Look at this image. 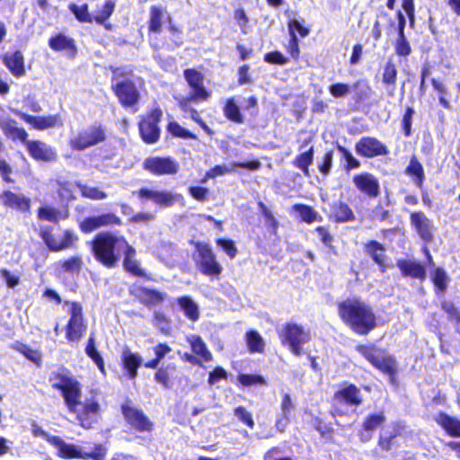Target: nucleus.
<instances>
[{"label": "nucleus", "instance_id": "f257e3e1", "mask_svg": "<svg viewBox=\"0 0 460 460\" xmlns=\"http://www.w3.org/2000/svg\"><path fill=\"white\" fill-rule=\"evenodd\" d=\"M53 387L61 390L69 411L76 415L80 425L90 429L97 422L100 416V405L94 398L81 401V385L75 378L57 374L51 379Z\"/></svg>", "mask_w": 460, "mask_h": 460}, {"label": "nucleus", "instance_id": "f03ea898", "mask_svg": "<svg viewBox=\"0 0 460 460\" xmlns=\"http://www.w3.org/2000/svg\"><path fill=\"white\" fill-rule=\"evenodd\" d=\"M338 313L343 323L359 335H367L376 327L373 308L358 297H349L338 305Z\"/></svg>", "mask_w": 460, "mask_h": 460}, {"label": "nucleus", "instance_id": "7ed1b4c3", "mask_svg": "<svg viewBox=\"0 0 460 460\" xmlns=\"http://www.w3.org/2000/svg\"><path fill=\"white\" fill-rule=\"evenodd\" d=\"M127 240L111 232L95 235L92 242V251L95 259L107 268H113L119 261L120 253L127 248Z\"/></svg>", "mask_w": 460, "mask_h": 460}, {"label": "nucleus", "instance_id": "20e7f679", "mask_svg": "<svg viewBox=\"0 0 460 460\" xmlns=\"http://www.w3.org/2000/svg\"><path fill=\"white\" fill-rule=\"evenodd\" d=\"M279 338L283 345H288L290 351L300 356L303 353L302 346L311 340L309 330L296 323H287L283 325Z\"/></svg>", "mask_w": 460, "mask_h": 460}, {"label": "nucleus", "instance_id": "39448f33", "mask_svg": "<svg viewBox=\"0 0 460 460\" xmlns=\"http://www.w3.org/2000/svg\"><path fill=\"white\" fill-rule=\"evenodd\" d=\"M196 254L194 261L198 270L205 276L218 278L222 273L223 268L217 261V256L208 243L196 242L194 243Z\"/></svg>", "mask_w": 460, "mask_h": 460}, {"label": "nucleus", "instance_id": "423d86ee", "mask_svg": "<svg viewBox=\"0 0 460 460\" xmlns=\"http://www.w3.org/2000/svg\"><path fill=\"white\" fill-rule=\"evenodd\" d=\"M70 314L66 327V337L70 342H78L86 332L87 324L83 316V307L77 302L66 301Z\"/></svg>", "mask_w": 460, "mask_h": 460}, {"label": "nucleus", "instance_id": "0eeeda50", "mask_svg": "<svg viewBox=\"0 0 460 460\" xmlns=\"http://www.w3.org/2000/svg\"><path fill=\"white\" fill-rule=\"evenodd\" d=\"M104 140V129L101 126L93 125L81 130L76 136L72 137L69 141V145L72 149L82 151L96 146Z\"/></svg>", "mask_w": 460, "mask_h": 460}, {"label": "nucleus", "instance_id": "6e6552de", "mask_svg": "<svg viewBox=\"0 0 460 460\" xmlns=\"http://www.w3.org/2000/svg\"><path fill=\"white\" fill-rule=\"evenodd\" d=\"M357 351L366 358L374 367L393 375L396 371V362L391 356H386L373 346L358 345Z\"/></svg>", "mask_w": 460, "mask_h": 460}, {"label": "nucleus", "instance_id": "1a4fd4ad", "mask_svg": "<svg viewBox=\"0 0 460 460\" xmlns=\"http://www.w3.org/2000/svg\"><path fill=\"white\" fill-rule=\"evenodd\" d=\"M40 235L48 247L54 252L73 247L78 240L77 235L70 230L65 231L63 235H55L49 228H46L41 231Z\"/></svg>", "mask_w": 460, "mask_h": 460}, {"label": "nucleus", "instance_id": "9d476101", "mask_svg": "<svg viewBox=\"0 0 460 460\" xmlns=\"http://www.w3.org/2000/svg\"><path fill=\"white\" fill-rule=\"evenodd\" d=\"M137 193L139 198L151 199L160 207H171L174 203L183 200V197L181 194L168 190H156L142 188Z\"/></svg>", "mask_w": 460, "mask_h": 460}, {"label": "nucleus", "instance_id": "9b49d317", "mask_svg": "<svg viewBox=\"0 0 460 460\" xmlns=\"http://www.w3.org/2000/svg\"><path fill=\"white\" fill-rule=\"evenodd\" d=\"M24 145L26 146L30 155L35 160L52 162L58 158V154L55 148L45 142L40 140H27Z\"/></svg>", "mask_w": 460, "mask_h": 460}, {"label": "nucleus", "instance_id": "f8f14e48", "mask_svg": "<svg viewBox=\"0 0 460 460\" xmlns=\"http://www.w3.org/2000/svg\"><path fill=\"white\" fill-rule=\"evenodd\" d=\"M112 89L124 106H133L138 102L139 93L131 81L125 80L112 84Z\"/></svg>", "mask_w": 460, "mask_h": 460}, {"label": "nucleus", "instance_id": "ddd939ff", "mask_svg": "<svg viewBox=\"0 0 460 460\" xmlns=\"http://www.w3.org/2000/svg\"><path fill=\"white\" fill-rule=\"evenodd\" d=\"M184 77L189 85L192 89V98L196 102L207 101L210 97V93L206 90L203 84V75L195 69H186Z\"/></svg>", "mask_w": 460, "mask_h": 460}, {"label": "nucleus", "instance_id": "4468645a", "mask_svg": "<svg viewBox=\"0 0 460 460\" xmlns=\"http://www.w3.org/2000/svg\"><path fill=\"white\" fill-rule=\"evenodd\" d=\"M121 220L113 213L85 217L80 223V229L84 233H91L100 227L120 225Z\"/></svg>", "mask_w": 460, "mask_h": 460}, {"label": "nucleus", "instance_id": "2eb2a0df", "mask_svg": "<svg viewBox=\"0 0 460 460\" xmlns=\"http://www.w3.org/2000/svg\"><path fill=\"white\" fill-rule=\"evenodd\" d=\"M356 151L358 155L365 157H375L386 155L388 150L386 146L375 137H362L356 144Z\"/></svg>", "mask_w": 460, "mask_h": 460}, {"label": "nucleus", "instance_id": "dca6fc26", "mask_svg": "<svg viewBox=\"0 0 460 460\" xmlns=\"http://www.w3.org/2000/svg\"><path fill=\"white\" fill-rule=\"evenodd\" d=\"M122 412L127 421L138 431H150L152 423L142 411L128 404L122 406Z\"/></svg>", "mask_w": 460, "mask_h": 460}, {"label": "nucleus", "instance_id": "f3484780", "mask_svg": "<svg viewBox=\"0 0 460 460\" xmlns=\"http://www.w3.org/2000/svg\"><path fill=\"white\" fill-rule=\"evenodd\" d=\"M145 169L155 174H174L178 172V164L170 158L150 157L144 162Z\"/></svg>", "mask_w": 460, "mask_h": 460}, {"label": "nucleus", "instance_id": "a211bd4d", "mask_svg": "<svg viewBox=\"0 0 460 460\" xmlns=\"http://www.w3.org/2000/svg\"><path fill=\"white\" fill-rule=\"evenodd\" d=\"M106 454L107 450L102 445H96L93 451L86 453L83 452L82 448L78 446L67 444L62 458L104 460Z\"/></svg>", "mask_w": 460, "mask_h": 460}, {"label": "nucleus", "instance_id": "6ab92c4d", "mask_svg": "<svg viewBox=\"0 0 460 460\" xmlns=\"http://www.w3.org/2000/svg\"><path fill=\"white\" fill-rule=\"evenodd\" d=\"M13 112L38 130H44L50 128H54L60 122V117L58 115L37 117L26 114L16 110H14Z\"/></svg>", "mask_w": 460, "mask_h": 460}, {"label": "nucleus", "instance_id": "aec40b11", "mask_svg": "<svg viewBox=\"0 0 460 460\" xmlns=\"http://www.w3.org/2000/svg\"><path fill=\"white\" fill-rule=\"evenodd\" d=\"M353 183L361 192L369 197H376L379 194V183L377 179L367 172L355 175Z\"/></svg>", "mask_w": 460, "mask_h": 460}, {"label": "nucleus", "instance_id": "412c9836", "mask_svg": "<svg viewBox=\"0 0 460 460\" xmlns=\"http://www.w3.org/2000/svg\"><path fill=\"white\" fill-rule=\"evenodd\" d=\"M1 204L9 208L26 211L30 208L31 200L20 193H14L11 190H4L0 194Z\"/></svg>", "mask_w": 460, "mask_h": 460}, {"label": "nucleus", "instance_id": "4be33fe9", "mask_svg": "<svg viewBox=\"0 0 460 460\" xmlns=\"http://www.w3.org/2000/svg\"><path fill=\"white\" fill-rule=\"evenodd\" d=\"M122 253L123 266L128 272L137 277L146 276L145 270L141 268L139 261L136 258L137 252L134 247L127 243V248L123 249Z\"/></svg>", "mask_w": 460, "mask_h": 460}, {"label": "nucleus", "instance_id": "5701e85b", "mask_svg": "<svg viewBox=\"0 0 460 460\" xmlns=\"http://www.w3.org/2000/svg\"><path fill=\"white\" fill-rule=\"evenodd\" d=\"M131 294L147 306L157 305L165 297V294L160 293L155 289H148L141 286L133 287L131 288Z\"/></svg>", "mask_w": 460, "mask_h": 460}, {"label": "nucleus", "instance_id": "b1692460", "mask_svg": "<svg viewBox=\"0 0 460 460\" xmlns=\"http://www.w3.org/2000/svg\"><path fill=\"white\" fill-rule=\"evenodd\" d=\"M411 224L414 226L416 231L425 241H430L433 236V226L431 222L422 212H415L411 216Z\"/></svg>", "mask_w": 460, "mask_h": 460}, {"label": "nucleus", "instance_id": "393cba45", "mask_svg": "<svg viewBox=\"0 0 460 460\" xmlns=\"http://www.w3.org/2000/svg\"><path fill=\"white\" fill-rule=\"evenodd\" d=\"M261 164L259 161H252L248 163H233L230 165H216L207 172L208 178H216L233 172L236 167L256 171L261 168Z\"/></svg>", "mask_w": 460, "mask_h": 460}, {"label": "nucleus", "instance_id": "a878e982", "mask_svg": "<svg viewBox=\"0 0 460 460\" xmlns=\"http://www.w3.org/2000/svg\"><path fill=\"white\" fill-rule=\"evenodd\" d=\"M435 421L445 430V432L455 438H460V420L448 415L446 412H439L435 418Z\"/></svg>", "mask_w": 460, "mask_h": 460}, {"label": "nucleus", "instance_id": "bb28decb", "mask_svg": "<svg viewBox=\"0 0 460 460\" xmlns=\"http://www.w3.org/2000/svg\"><path fill=\"white\" fill-rule=\"evenodd\" d=\"M3 61L13 76L21 77L25 75L24 58L21 51L6 53Z\"/></svg>", "mask_w": 460, "mask_h": 460}, {"label": "nucleus", "instance_id": "cd10ccee", "mask_svg": "<svg viewBox=\"0 0 460 460\" xmlns=\"http://www.w3.org/2000/svg\"><path fill=\"white\" fill-rule=\"evenodd\" d=\"M335 399L339 402L358 406L362 402L360 390L354 385H348L335 393Z\"/></svg>", "mask_w": 460, "mask_h": 460}, {"label": "nucleus", "instance_id": "c85d7f7f", "mask_svg": "<svg viewBox=\"0 0 460 460\" xmlns=\"http://www.w3.org/2000/svg\"><path fill=\"white\" fill-rule=\"evenodd\" d=\"M0 128L7 137L13 140H20L23 144L27 142V132L17 127L16 121L13 119H2L0 120Z\"/></svg>", "mask_w": 460, "mask_h": 460}, {"label": "nucleus", "instance_id": "c756f323", "mask_svg": "<svg viewBox=\"0 0 460 460\" xmlns=\"http://www.w3.org/2000/svg\"><path fill=\"white\" fill-rule=\"evenodd\" d=\"M122 361L130 379H135L137 375V369L142 363L141 356L126 348L122 352Z\"/></svg>", "mask_w": 460, "mask_h": 460}, {"label": "nucleus", "instance_id": "7c9ffc66", "mask_svg": "<svg viewBox=\"0 0 460 460\" xmlns=\"http://www.w3.org/2000/svg\"><path fill=\"white\" fill-rule=\"evenodd\" d=\"M397 266L404 276H411L416 279H423L426 276L425 269L415 261L400 260Z\"/></svg>", "mask_w": 460, "mask_h": 460}, {"label": "nucleus", "instance_id": "2f4dec72", "mask_svg": "<svg viewBox=\"0 0 460 460\" xmlns=\"http://www.w3.org/2000/svg\"><path fill=\"white\" fill-rule=\"evenodd\" d=\"M187 341L190 345L192 351L205 362H209L213 359L211 352L208 349L206 343L200 336L190 334L187 337Z\"/></svg>", "mask_w": 460, "mask_h": 460}, {"label": "nucleus", "instance_id": "473e14b6", "mask_svg": "<svg viewBox=\"0 0 460 460\" xmlns=\"http://www.w3.org/2000/svg\"><path fill=\"white\" fill-rule=\"evenodd\" d=\"M32 434L35 437H40L46 439L49 444L54 446L58 450V456L62 457L66 447L67 443H66L61 438L56 436H50L45 430H43L40 426L33 424L32 425Z\"/></svg>", "mask_w": 460, "mask_h": 460}, {"label": "nucleus", "instance_id": "72a5a7b5", "mask_svg": "<svg viewBox=\"0 0 460 460\" xmlns=\"http://www.w3.org/2000/svg\"><path fill=\"white\" fill-rule=\"evenodd\" d=\"M139 129L145 142L155 143L157 141L160 134L157 124L143 119L139 123Z\"/></svg>", "mask_w": 460, "mask_h": 460}, {"label": "nucleus", "instance_id": "f704fd0d", "mask_svg": "<svg viewBox=\"0 0 460 460\" xmlns=\"http://www.w3.org/2000/svg\"><path fill=\"white\" fill-rule=\"evenodd\" d=\"M49 46L55 51L75 49L74 40L61 33L50 38Z\"/></svg>", "mask_w": 460, "mask_h": 460}, {"label": "nucleus", "instance_id": "c9c22d12", "mask_svg": "<svg viewBox=\"0 0 460 460\" xmlns=\"http://www.w3.org/2000/svg\"><path fill=\"white\" fill-rule=\"evenodd\" d=\"M177 303L190 320L196 321L199 319V306L190 297L181 296L177 299Z\"/></svg>", "mask_w": 460, "mask_h": 460}, {"label": "nucleus", "instance_id": "e433bc0d", "mask_svg": "<svg viewBox=\"0 0 460 460\" xmlns=\"http://www.w3.org/2000/svg\"><path fill=\"white\" fill-rule=\"evenodd\" d=\"M245 341L250 352H262L265 348V342L261 335L257 331H249L245 334Z\"/></svg>", "mask_w": 460, "mask_h": 460}, {"label": "nucleus", "instance_id": "4c0bfd02", "mask_svg": "<svg viewBox=\"0 0 460 460\" xmlns=\"http://www.w3.org/2000/svg\"><path fill=\"white\" fill-rule=\"evenodd\" d=\"M366 250L377 264L384 266L385 255V248L382 244L376 241H371L366 245Z\"/></svg>", "mask_w": 460, "mask_h": 460}, {"label": "nucleus", "instance_id": "58836bf2", "mask_svg": "<svg viewBox=\"0 0 460 460\" xmlns=\"http://www.w3.org/2000/svg\"><path fill=\"white\" fill-rule=\"evenodd\" d=\"M332 215L336 221L348 222L354 219V214L349 207L342 202L335 204L332 208Z\"/></svg>", "mask_w": 460, "mask_h": 460}, {"label": "nucleus", "instance_id": "ea45409f", "mask_svg": "<svg viewBox=\"0 0 460 460\" xmlns=\"http://www.w3.org/2000/svg\"><path fill=\"white\" fill-rule=\"evenodd\" d=\"M164 10L158 6H152L150 9L149 30L154 32H160L163 25Z\"/></svg>", "mask_w": 460, "mask_h": 460}, {"label": "nucleus", "instance_id": "a19ab883", "mask_svg": "<svg viewBox=\"0 0 460 460\" xmlns=\"http://www.w3.org/2000/svg\"><path fill=\"white\" fill-rule=\"evenodd\" d=\"M77 187L80 190L82 196L86 199L102 200L108 197L106 192L102 191L97 187L84 185L81 183H78Z\"/></svg>", "mask_w": 460, "mask_h": 460}, {"label": "nucleus", "instance_id": "79ce46f5", "mask_svg": "<svg viewBox=\"0 0 460 460\" xmlns=\"http://www.w3.org/2000/svg\"><path fill=\"white\" fill-rule=\"evenodd\" d=\"M385 420V417L383 412H377L369 415L363 422V428L366 432L372 433L377 428H379Z\"/></svg>", "mask_w": 460, "mask_h": 460}, {"label": "nucleus", "instance_id": "37998d69", "mask_svg": "<svg viewBox=\"0 0 460 460\" xmlns=\"http://www.w3.org/2000/svg\"><path fill=\"white\" fill-rule=\"evenodd\" d=\"M406 172L415 177V183L418 186H421L424 181L423 167L415 158H412L408 165Z\"/></svg>", "mask_w": 460, "mask_h": 460}, {"label": "nucleus", "instance_id": "c03bdc74", "mask_svg": "<svg viewBox=\"0 0 460 460\" xmlns=\"http://www.w3.org/2000/svg\"><path fill=\"white\" fill-rule=\"evenodd\" d=\"M86 354L94 361V363L97 365V367L100 368L102 372L104 371V362L100 355V353L97 351L94 344V338L91 336L88 339V343L85 349Z\"/></svg>", "mask_w": 460, "mask_h": 460}, {"label": "nucleus", "instance_id": "a18cd8bd", "mask_svg": "<svg viewBox=\"0 0 460 460\" xmlns=\"http://www.w3.org/2000/svg\"><path fill=\"white\" fill-rule=\"evenodd\" d=\"M294 208L299 213L301 219L306 223H313L318 220L317 212L306 205H295Z\"/></svg>", "mask_w": 460, "mask_h": 460}, {"label": "nucleus", "instance_id": "49530a36", "mask_svg": "<svg viewBox=\"0 0 460 460\" xmlns=\"http://www.w3.org/2000/svg\"><path fill=\"white\" fill-rule=\"evenodd\" d=\"M225 115L226 118L236 123L243 122V116L240 113L238 106L235 104L233 99H229L224 109Z\"/></svg>", "mask_w": 460, "mask_h": 460}, {"label": "nucleus", "instance_id": "de8ad7c7", "mask_svg": "<svg viewBox=\"0 0 460 460\" xmlns=\"http://www.w3.org/2000/svg\"><path fill=\"white\" fill-rule=\"evenodd\" d=\"M397 78V69L395 65L392 61H388L385 67L382 76L384 84L388 85H394Z\"/></svg>", "mask_w": 460, "mask_h": 460}, {"label": "nucleus", "instance_id": "09e8293b", "mask_svg": "<svg viewBox=\"0 0 460 460\" xmlns=\"http://www.w3.org/2000/svg\"><path fill=\"white\" fill-rule=\"evenodd\" d=\"M432 280L436 288L443 293L448 283V277L442 268H437L432 275Z\"/></svg>", "mask_w": 460, "mask_h": 460}, {"label": "nucleus", "instance_id": "8fccbe9b", "mask_svg": "<svg viewBox=\"0 0 460 460\" xmlns=\"http://www.w3.org/2000/svg\"><path fill=\"white\" fill-rule=\"evenodd\" d=\"M70 11L75 15L76 19L82 22H92L93 18L88 13L87 4L78 6L75 4L69 5Z\"/></svg>", "mask_w": 460, "mask_h": 460}, {"label": "nucleus", "instance_id": "3c124183", "mask_svg": "<svg viewBox=\"0 0 460 460\" xmlns=\"http://www.w3.org/2000/svg\"><path fill=\"white\" fill-rule=\"evenodd\" d=\"M38 217L41 220L58 222L60 218V212L50 207H42L39 209Z\"/></svg>", "mask_w": 460, "mask_h": 460}, {"label": "nucleus", "instance_id": "603ef678", "mask_svg": "<svg viewBox=\"0 0 460 460\" xmlns=\"http://www.w3.org/2000/svg\"><path fill=\"white\" fill-rule=\"evenodd\" d=\"M314 149L311 147L308 151L302 153L296 160V165L308 173V166L313 161Z\"/></svg>", "mask_w": 460, "mask_h": 460}, {"label": "nucleus", "instance_id": "864d4df0", "mask_svg": "<svg viewBox=\"0 0 460 460\" xmlns=\"http://www.w3.org/2000/svg\"><path fill=\"white\" fill-rule=\"evenodd\" d=\"M168 131L175 137H181L183 138H197L194 134L182 128L177 122H170L168 125Z\"/></svg>", "mask_w": 460, "mask_h": 460}, {"label": "nucleus", "instance_id": "5fc2aeb1", "mask_svg": "<svg viewBox=\"0 0 460 460\" xmlns=\"http://www.w3.org/2000/svg\"><path fill=\"white\" fill-rule=\"evenodd\" d=\"M115 4L111 1H108L104 4L102 11H100L95 16L94 20L97 23L102 24L113 13Z\"/></svg>", "mask_w": 460, "mask_h": 460}, {"label": "nucleus", "instance_id": "6e6d98bb", "mask_svg": "<svg viewBox=\"0 0 460 460\" xmlns=\"http://www.w3.org/2000/svg\"><path fill=\"white\" fill-rule=\"evenodd\" d=\"M0 276L2 279L5 282L7 287L10 288L17 287L20 283V276L11 272L6 269L0 270Z\"/></svg>", "mask_w": 460, "mask_h": 460}, {"label": "nucleus", "instance_id": "4d7b16f0", "mask_svg": "<svg viewBox=\"0 0 460 460\" xmlns=\"http://www.w3.org/2000/svg\"><path fill=\"white\" fill-rule=\"evenodd\" d=\"M217 244L220 246L231 259H234L236 256L238 250L234 241L218 238L217 240Z\"/></svg>", "mask_w": 460, "mask_h": 460}, {"label": "nucleus", "instance_id": "13d9d810", "mask_svg": "<svg viewBox=\"0 0 460 460\" xmlns=\"http://www.w3.org/2000/svg\"><path fill=\"white\" fill-rule=\"evenodd\" d=\"M338 150L340 151V153L341 154L342 157L347 162L346 169L348 171L349 170H352V169H357V168H358L360 166L359 161L357 160L352 155V154L349 150H347L345 147H343L341 146H338Z\"/></svg>", "mask_w": 460, "mask_h": 460}, {"label": "nucleus", "instance_id": "bf43d9fd", "mask_svg": "<svg viewBox=\"0 0 460 460\" xmlns=\"http://www.w3.org/2000/svg\"><path fill=\"white\" fill-rule=\"evenodd\" d=\"M288 31L290 37H293V35H296L297 32L301 37H306L309 34V29L304 27L302 23L297 20H290L288 22Z\"/></svg>", "mask_w": 460, "mask_h": 460}, {"label": "nucleus", "instance_id": "052dcab7", "mask_svg": "<svg viewBox=\"0 0 460 460\" xmlns=\"http://www.w3.org/2000/svg\"><path fill=\"white\" fill-rule=\"evenodd\" d=\"M239 382L245 386L252 385H266L264 378L259 375L242 374L238 376Z\"/></svg>", "mask_w": 460, "mask_h": 460}, {"label": "nucleus", "instance_id": "680f3d73", "mask_svg": "<svg viewBox=\"0 0 460 460\" xmlns=\"http://www.w3.org/2000/svg\"><path fill=\"white\" fill-rule=\"evenodd\" d=\"M234 415L241 421L246 424L249 428L252 429L254 427V421L252 420L251 412H249L244 407L239 406L234 409Z\"/></svg>", "mask_w": 460, "mask_h": 460}, {"label": "nucleus", "instance_id": "e2e57ef3", "mask_svg": "<svg viewBox=\"0 0 460 460\" xmlns=\"http://www.w3.org/2000/svg\"><path fill=\"white\" fill-rule=\"evenodd\" d=\"M395 51L398 55L407 57L411 54V49L404 34L399 35L395 43Z\"/></svg>", "mask_w": 460, "mask_h": 460}, {"label": "nucleus", "instance_id": "0e129e2a", "mask_svg": "<svg viewBox=\"0 0 460 460\" xmlns=\"http://www.w3.org/2000/svg\"><path fill=\"white\" fill-rule=\"evenodd\" d=\"M81 266H82V260L78 256L71 257L68 260L64 261L61 264V267L65 271H70V272L79 271L81 269Z\"/></svg>", "mask_w": 460, "mask_h": 460}, {"label": "nucleus", "instance_id": "69168bd1", "mask_svg": "<svg viewBox=\"0 0 460 460\" xmlns=\"http://www.w3.org/2000/svg\"><path fill=\"white\" fill-rule=\"evenodd\" d=\"M330 93L336 98L347 96L350 93V87L345 84H335L330 86Z\"/></svg>", "mask_w": 460, "mask_h": 460}, {"label": "nucleus", "instance_id": "338daca9", "mask_svg": "<svg viewBox=\"0 0 460 460\" xmlns=\"http://www.w3.org/2000/svg\"><path fill=\"white\" fill-rule=\"evenodd\" d=\"M442 308L446 313H447L450 317L456 319V329L460 332V313L455 307L453 303L451 302H443Z\"/></svg>", "mask_w": 460, "mask_h": 460}, {"label": "nucleus", "instance_id": "774afa93", "mask_svg": "<svg viewBox=\"0 0 460 460\" xmlns=\"http://www.w3.org/2000/svg\"><path fill=\"white\" fill-rule=\"evenodd\" d=\"M18 350L32 362L38 363L40 360V353L24 344H21Z\"/></svg>", "mask_w": 460, "mask_h": 460}]
</instances>
